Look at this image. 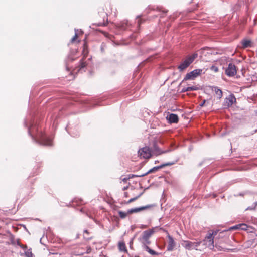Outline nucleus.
<instances>
[{"instance_id":"34","label":"nucleus","mask_w":257,"mask_h":257,"mask_svg":"<svg viewBox=\"0 0 257 257\" xmlns=\"http://www.w3.org/2000/svg\"><path fill=\"white\" fill-rule=\"evenodd\" d=\"M82 250H81V251H85V248H82Z\"/></svg>"},{"instance_id":"5","label":"nucleus","mask_w":257,"mask_h":257,"mask_svg":"<svg viewBox=\"0 0 257 257\" xmlns=\"http://www.w3.org/2000/svg\"><path fill=\"white\" fill-rule=\"evenodd\" d=\"M138 155L141 158L146 159H150L152 155L151 149L147 146L140 149L138 151Z\"/></svg>"},{"instance_id":"20","label":"nucleus","mask_w":257,"mask_h":257,"mask_svg":"<svg viewBox=\"0 0 257 257\" xmlns=\"http://www.w3.org/2000/svg\"><path fill=\"white\" fill-rule=\"evenodd\" d=\"M92 251V248L90 246H86L85 247V251H78L77 252L78 254L79 255H83L85 253H90Z\"/></svg>"},{"instance_id":"10","label":"nucleus","mask_w":257,"mask_h":257,"mask_svg":"<svg viewBox=\"0 0 257 257\" xmlns=\"http://www.w3.org/2000/svg\"><path fill=\"white\" fill-rule=\"evenodd\" d=\"M236 102V98L233 94L229 95L226 99L224 105L227 107L232 106Z\"/></svg>"},{"instance_id":"23","label":"nucleus","mask_w":257,"mask_h":257,"mask_svg":"<svg viewBox=\"0 0 257 257\" xmlns=\"http://www.w3.org/2000/svg\"><path fill=\"white\" fill-rule=\"evenodd\" d=\"M118 214H119V217L121 218L124 219L126 217L127 213H126L124 212L121 211H119L118 212Z\"/></svg>"},{"instance_id":"6","label":"nucleus","mask_w":257,"mask_h":257,"mask_svg":"<svg viewBox=\"0 0 257 257\" xmlns=\"http://www.w3.org/2000/svg\"><path fill=\"white\" fill-rule=\"evenodd\" d=\"M202 70L201 69H195L193 71L186 74L184 80H193L197 76L201 74Z\"/></svg>"},{"instance_id":"16","label":"nucleus","mask_w":257,"mask_h":257,"mask_svg":"<svg viewBox=\"0 0 257 257\" xmlns=\"http://www.w3.org/2000/svg\"><path fill=\"white\" fill-rule=\"evenodd\" d=\"M152 155L154 154L156 156H158L161 155L164 153V151H162L159 147H158L156 145H154L153 149L151 150Z\"/></svg>"},{"instance_id":"29","label":"nucleus","mask_w":257,"mask_h":257,"mask_svg":"<svg viewBox=\"0 0 257 257\" xmlns=\"http://www.w3.org/2000/svg\"><path fill=\"white\" fill-rule=\"evenodd\" d=\"M131 178L130 177H129L128 178H121L122 181H123V182H126L127 181L130 179Z\"/></svg>"},{"instance_id":"4","label":"nucleus","mask_w":257,"mask_h":257,"mask_svg":"<svg viewBox=\"0 0 257 257\" xmlns=\"http://www.w3.org/2000/svg\"><path fill=\"white\" fill-rule=\"evenodd\" d=\"M201 243L202 241L192 242L188 240H185L183 241L182 245L186 249L189 250L195 249L196 250L201 251V249H199L198 247Z\"/></svg>"},{"instance_id":"25","label":"nucleus","mask_w":257,"mask_h":257,"mask_svg":"<svg viewBox=\"0 0 257 257\" xmlns=\"http://www.w3.org/2000/svg\"><path fill=\"white\" fill-rule=\"evenodd\" d=\"M198 89V87L197 86H192V87H186V90L190 91L196 90Z\"/></svg>"},{"instance_id":"8","label":"nucleus","mask_w":257,"mask_h":257,"mask_svg":"<svg viewBox=\"0 0 257 257\" xmlns=\"http://www.w3.org/2000/svg\"><path fill=\"white\" fill-rule=\"evenodd\" d=\"M173 164H174L173 163H165V164H163L159 166L154 167L153 168H152L151 169H150L149 171H148V172H147L146 173L141 174V175H139L138 176V177H144L145 175H146L149 173H153L154 172L157 171L159 169L162 168L165 166H171V165H173Z\"/></svg>"},{"instance_id":"15","label":"nucleus","mask_w":257,"mask_h":257,"mask_svg":"<svg viewBox=\"0 0 257 257\" xmlns=\"http://www.w3.org/2000/svg\"><path fill=\"white\" fill-rule=\"evenodd\" d=\"M40 143L41 144L45 146H51L52 145V140L46 137H43L41 139L40 141Z\"/></svg>"},{"instance_id":"31","label":"nucleus","mask_w":257,"mask_h":257,"mask_svg":"<svg viewBox=\"0 0 257 257\" xmlns=\"http://www.w3.org/2000/svg\"><path fill=\"white\" fill-rule=\"evenodd\" d=\"M139 175H132V176H130L131 178H134V177H139L138 176H139Z\"/></svg>"},{"instance_id":"36","label":"nucleus","mask_w":257,"mask_h":257,"mask_svg":"<svg viewBox=\"0 0 257 257\" xmlns=\"http://www.w3.org/2000/svg\"><path fill=\"white\" fill-rule=\"evenodd\" d=\"M108 13H110V14H111V13H112V11H111V12H108Z\"/></svg>"},{"instance_id":"33","label":"nucleus","mask_w":257,"mask_h":257,"mask_svg":"<svg viewBox=\"0 0 257 257\" xmlns=\"http://www.w3.org/2000/svg\"><path fill=\"white\" fill-rule=\"evenodd\" d=\"M84 233H86L87 234H88L89 233L88 230H85L84 231Z\"/></svg>"},{"instance_id":"12","label":"nucleus","mask_w":257,"mask_h":257,"mask_svg":"<svg viewBox=\"0 0 257 257\" xmlns=\"http://www.w3.org/2000/svg\"><path fill=\"white\" fill-rule=\"evenodd\" d=\"M166 119L170 123H177L179 121V117L177 114L171 113L166 116Z\"/></svg>"},{"instance_id":"35","label":"nucleus","mask_w":257,"mask_h":257,"mask_svg":"<svg viewBox=\"0 0 257 257\" xmlns=\"http://www.w3.org/2000/svg\"><path fill=\"white\" fill-rule=\"evenodd\" d=\"M124 195L126 197H127V193L125 192L124 194Z\"/></svg>"},{"instance_id":"11","label":"nucleus","mask_w":257,"mask_h":257,"mask_svg":"<svg viewBox=\"0 0 257 257\" xmlns=\"http://www.w3.org/2000/svg\"><path fill=\"white\" fill-rule=\"evenodd\" d=\"M248 227H249V226L246 224H244V223L239 224H237L235 226L230 227L229 228L228 230L231 231V230H241L246 231V230H247Z\"/></svg>"},{"instance_id":"22","label":"nucleus","mask_w":257,"mask_h":257,"mask_svg":"<svg viewBox=\"0 0 257 257\" xmlns=\"http://www.w3.org/2000/svg\"><path fill=\"white\" fill-rule=\"evenodd\" d=\"M85 58H86L83 57L82 58V59L81 60V61L80 62L79 65V67L80 69L83 68H84V67H85L86 66L87 63L85 61Z\"/></svg>"},{"instance_id":"19","label":"nucleus","mask_w":257,"mask_h":257,"mask_svg":"<svg viewBox=\"0 0 257 257\" xmlns=\"http://www.w3.org/2000/svg\"><path fill=\"white\" fill-rule=\"evenodd\" d=\"M118 248L120 251L127 252V249L124 242H119L118 243Z\"/></svg>"},{"instance_id":"32","label":"nucleus","mask_w":257,"mask_h":257,"mask_svg":"<svg viewBox=\"0 0 257 257\" xmlns=\"http://www.w3.org/2000/svg\"><path fill=\"white\" fill-rule=\"evenodd\" d=\"M182 91L183 92H187V91H189V90H186V88H184L182 90Z\"/></svg>"},{"instance_id":"18","label":"nucleus","mask_w":257,"mask_h":257,"mask_svg":"<svg viewBox=\"0 0 257 257\" xmlns=\"http://www.w3.org/2000/svg\"><path fill=\"white\" fill-rule=\"evenodd\" d=\"M89 51L88 49V45L85 42L83 44V48L82 50L83 57L86 58L88 55Z\"/></svg>"},{"instance_id":"3","label":"nucleus","mask_w":257,"mask_h":257,"mask_svg":"<svg viewBox=\"0 0 257 257\" xmlns=\"http://www.w3.org/2000/svg\"><path fill=\"white\" fill-rule=\"evenodd\" d=\"M197 57V54H193L191 55L188 56L183 61H182L180 65L178 66V69L180 71H183L194 61Z\"/></svg>"},{"instance_id":"1","label":"nucleus","mask_w":257,"mask_h":257,"mask_svg":"<svg viewBox=\"0 0 257 257\" xmlns=\"http://www.w3.org/2000/svg\"><path fill=\"white\" fill-rule=\"evenodd\" d=\"M226 232V231L219 232L218 230H209L202 241L203 245L205 248L208 247L211 249H214V247L217 248V243L215 245L214 244V239H215V241L216 242L218 239L224 236L223 234Z\"/></svg>"},{"instance_id":"24","label":"nucleus","mask_w":257,"mask_h":257,"mask_svg":"<svg viewBox=\"0 0 257 257\" xmlns=\"http://www.w3.org/2000/svg\"><path fill=\"white\" fill-rule=\"evenodd\" d=\"M142 195V193H141L140 195H139L138 196H136V197H134V198H131V199H130L126 203L127 204H129V203H131L133 202H134V201L136 200L138 198H139L141 195Z\"/></svg>"},{"instance_id":"7","label":"nucleus","mask_w":257,"mask_h":257,"mask_svg":"<svg viewBox=\"0 0 257 257\" xmlns=\"http://www.w3.org/2000/svg\"><path fill=\"white\" fill-rule=\"evenodd\" d=\"M236 68L235 65L230 63L225 70V74L228 76H233L236 74Z\"/></svg>"},{"instance_id":"21","label":"nucleus","mask_w":257,"mask_h":257,"mask_svg":"<svg viewBox=\"0 0 257 257\" xmlns=\"http://www.w3.org/2000/svg\"><path fill=\"white\" fill-rule=\"evenodd\" d=\"M80 41L78 40V34L76 33L74 37L71 39L70 42L72 44L79 43Z\"/></svg>"},{"instance_id":"14","label":"nucleus","mask_w":257,"mask_h":257,"mask_svg":"<svg viewBox=\"0 0 257 257\" xmlns=\"http://www.w3.org/2000/svg\"><path fill=\"white\" fill-rule=\"evenodd\" d=\"M213 91L215 92L216 97L220 99L222 97V91L218 87L213 86L212 88Z\"/></svg>"},{"instance_id":"17","label":"nucleus","mask_w":257,"mask_h":257,"mask_svg":"<svg viewBox=\"0 0 257 257\" xmlns=\"http://www.w3.org/2000/svg\"><path fill=\"white\" fill-rule=\"evenodd\" d=\"M241 44L243 48H246L251 47L252 42L250 40L243 39L241 41Z\"/></svg>"},{"instance_id":"30","label":"nucleus","mask_w":257,"mask_h":257,"mask_svg":"<svg viewBox=\"0 0 257 257\" xmlns=\"http://www.w3.org/2000/svg\"><path fill=\"white\" fill-rule=\"evenodd\" d=\"M141 23H142V20L140 19L138 20V26H140V25H141Z\"/></svg>"},{"instance_id":"2","label":"nucleus","mask_w":257,"mask_h":257,"mask_svg":"<svg viewBox=\"0 0 257 257\" xmlns=\"http://www.w3.org/2000/svg\"><path fill=\"white\" fill-rule=\"evenodd\" d=\"M154 232L155 231L153 228L149 229L143 231L138 238V240L142 244L143 249L152 255H158V253L151 249L148 246L151 244L150 238Z\"/></svg>"},{"instance_id":"28","label":"nucleus","mask_w":257,"mask_h":257,"mask_svg":"<svg viewBox=\"0 0 257 257\" xmlns=\"http://www.w3.org/2000/svg\"><path fill=\"white\" fill-rule=\"evenodd\" d=\"M127 25V22H123L121 25L120 26V27L122 29H125L126 28V26Z\"/></svg>"},{"instance_id":"13","label":"nucleus","mask_w":257,"mask_h":257,"mask_svg":"<svg viewBox=\"0 0 257 257\" xmlns=\"http://www.w3.org/2000/svg\"><path fill=\"white\" fill-rule=\"evenodd\" d=\"M168 246H167V250L169 251H172L175 246V242L172 236H171L170 235H168Z\"/></svg>"},{"instance_id":"27","label":"nucleus","mask_w":257,"mask_h":257,"mask_svg":"<svg viewBox=\"0 0 257 257\" xmlns=\"http://www.w3.org/2000/svg\"><path fill=\"white\" fill-rule=\"evenodd\" d=\"M25 255L27 257H33V254L31 251H27L25 252Z\"/></svg>"},{"instance_id":"9","label":"nucleus","mask_w":257,"mask_h":257,"mask_svg":"<svg viewBox=\"0 0 257 257\" xmlns=\"http://www.w3.org/2000/svg\"><path fill=\"white\" fill-rule=\"evenodd\" d=\"M154 206H155V205H154V204H149V205H147L140 207L139 208H133V209L130 210L128 211V213L131 214V213H137V212H138L139 211H143L144 210L151 209Z\"/></svg>"},{"instance_id":"26","label":"nucleus","mask_w":257,"mask_h":257,"mask_svg":"<svg viewBox=\"0 0 257 257\" xmlns=\"http://www.w3.org/2000/svg\"><path fill=\"white\" fill-rule=\"evenodd\" d=\"M210 69H211L212 71H213V72H215V73H216V72H217L218 71V67H217V66H215V65H213V66H212L210 67Z\"/></svg>"}]
</instances>
